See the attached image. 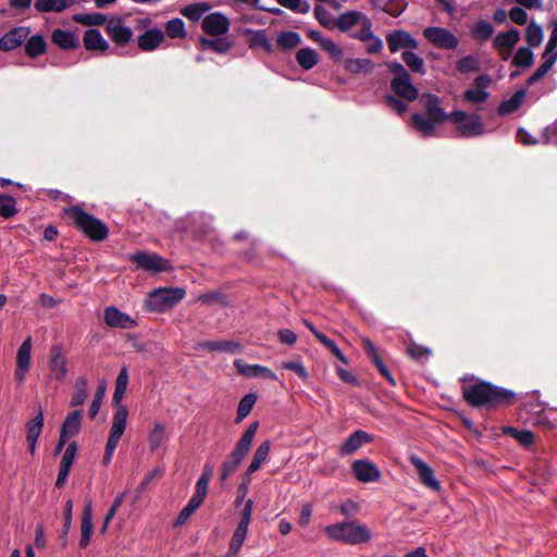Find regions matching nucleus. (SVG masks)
Here are the masks:
<instances>
[{"instance_id":"obj_1","label":"nucleus","mask_w":557,"mask_h":557,"mask_svg":"<svg viewBox=\"0 0 557 557\" xmlns=\"http://www.w3.org/2000/svg\"><path fill=\"white\" fill-rule=\"evenodd\" d=\"M127 385L128 371L127 368L124 367L121 369L115 381V388L113 393V404L115 406V411L112 417V423L109 431V436L103 455V465L106 466H108L111 462L114 450L117 447L119 442L126 430L128 409L125 405L122 404V399L126 393Z\"/></svg>"},{"instance_id":"obj_2","label":"nucleus","mask_w":557,"mask_h":557,"mask_svg":"<svg viewBox=\"0 0 557 557\" xmlns=\"http://www.w3.org/2000/svg\"><path fill=\"white\" fill-rule=\"evenodd\" d=\"M462 395L465 400L473 407H496L511 404L515 393L487 382H476L463 386Z\"/></svg>"},{"instance_id":"obj_3","label":"nucleus","mask_w":557,"mask_h":557,"mask_svg":"<svg viewBox=\"0 0 557 557\" xmlns=\"http://www.w3.org/2000/svg\"><path fill=\"white\" fill-rule=\"evenodd\" d=\"M324 533L331 541L351 546L368 544L373 536L371 529L359 520H345L327 524L324 528Z\"/></svg>"},{"instance_id":"obj_4","label":"nucleus","mask_w":557,"mask_h":557,"mask_svg":"<svg viewBox=\"0 0 557 557\" xmlns=\"http://www.w3.org/2000/svg\"><path fill=\"white\" fill-rule=\"evenodd\" d=\"M64 215L91 240L102 242L108 237V226L79 207L74 206L64 209Z\"/></svg>"},{"instance_id":"obj_5","label":"nucleus","mask_w":557,"mask_h":557,"mask_svg":"<svg viewBox=\"0 0 557 557\" xmlns=\"http://www.w3.org/2000/svg\"><path fill=\"white\" fill-rule=\"evenodd\" d=\"M259 423L252 422L247 430L244 432V434L240 436L238 442L236 443L233 451L230 454V456L223 461L222 468H221V474L220 480L225 481L227 478L233 474L246 455L249 453L251 444L253 442V438L256 436V433L258 431Z\"/></svg>"},{"instance_id":"obj_6","label":"nucleus","mask_w":557,"mask_h":557,"mask_svg":"<svg viewBox=\"0 0 557 557\" xmlns=\"http://www.w3.org/2000/svg\"><path fill=\"white\" fill-rule=\"evenodd\" d=\"M186 296L182 287H161L152 290L147 300L148 308L154 312H164L176 306Z\"/></svg>"},{"instance_id":"obj_7","label":"nucleus","mask_w":557,"mask_h":557,"mask_svg":"<svg viewBox=\"0 0 557 557\" xmlns=\"http://www.w3.org/2000/svg\"><path fill=\"white\" fill-rule=\"evenodd\" d=\"M450 122L456 125L459 135L462 137H475L485 132L481 116L475 113L455 110L450 112Z\"/></svg>"},{"instance_id":"obj_8","label":"nucleus","mask_w":557,"mask_h":557,"mask_svg":"<svg viewBox=\"0 0 557 557\" xmlns=\"http://www.w3.org/2000/svg\"><path fill=\"white\" fill-rule=\"evenodd\" d=\"M423 36L430 45L443 50H455L459 46V38L445 27L428 26L423 29Z\"/></svg>"},{"instance_id":"obj_9","label":"nucleus","mask_w":557,"mask_h":557,"mask_svg":"<svg viewBox=\"0 0 557 557\" xmlns=\"http://www.w3.org/2000/svg\"><path fill=\"white\" fill-rule=\"evenodd\" d=\"M32 337L24 339L16 351L14 377L18 386H23L32 367Z\"/></svg>"},{"instance_id":"obj_10","label":"nucleus","mask_w":557,"mask_h":557,"mask_svg":"<svg viewBox=\"0 0 557 557\" xmlns=\"http://www.w3.org/2000/svg\"><path fill=\"white\" fill-rule=\"evenodd\" d=\"M520 32L517 28L500 32L494 37L493 47L503 61H507L511 58L512 49L520 41Z\"/></svg>"},{"instance_id":"obj_11","label":"nucleus","mask_w":557,"mask_h":557,"mask_svg":"<svg viewBox=\"0 0 557 557\" xmlns=\"http://www.w3.org/2000/svg\"><path fill=\"white\" fill-rule=\"evenodd\" d=\"M106 33L116 46H126L133 38V29L120 16H113L106 24Z\"/></svg>"},{"instance_id":"obj_12","label":"nucleus","mask_w":557,"mask_h":557,"mask_svg":"<svg viewBox=\"0 0 557 557\" xmlns=\"http://www.w3.org/2000/svg\"><path fill=\"white\" fill-rule=\"evenodd\" d=\"M386 44L392 53H396L399 50H417L419 47L418 40L405 29L389 32L386 35Z\"/></svg>"},{"instance_id":"obj_13","label":"nucleus","mask_w":557,"mask_h":557,"mask_svg":"<svg viewBox=\"0 0 557 557\" xmlns=\"http://www.w3.org/2000/svg\"><path fill=\"white\" fill-rule=\"evenodd\" d=\"M355 478L362 483L376 482L381 478L379 467L369 459H357L351 463Z\"/></svg>"},{"instance_id":"obj_14","label":"nucleus","mask_w":557,"mask_h":557,"mask_svg":"<svg viewBox=\"0 0 557 557\" xmlns=\"http://www.w3.org/2000/svg\"><path fill=\"white\" fill-rule=\"evenodd\" d=\"M137 265L146 271L159 273L169 269L168 261L157 253L138 251L129 257Z\"/></svg>"},{"instance_id":"obj_15","label":"nucleus","mask_w":557,"mask_h":557,"mask_svg":"<svg viewBox=\"0 0 557 557\" xmlns=\"http://www.w3.org/2000/svg\"><path fill=\"white\" fill-rule=\"evenodd\" d=\"M29 35L30 28L28 26L12 27L9 32L1 36L0 50L7 52L21 47L23 44H25Z\"/></svg>"},{"instance_id":"obj_16","label":"nucleus","mask_w":557,"mask_h":557,"mask_svg":"<svg viewBox=\"0 0 557 557\" xmlns=\"http://www.w3.org/2000/svg\"><path fill=\"white\" fill-rule=\"evenodd\" d=\"M409 461L417 470L419 480L424 486L436 492L441 490V482L435 478L433 469L424 460L417 455H411Z\"/></svg>"},{"instance_id":"obj_17","label":"nucleus","mask_w":557,"mask_h":557,"mask_svg":"<svg viewBox=\"0 0 557 557\" xmlns=\"http://www.w3.org/2000/svg\"><path fill=\"white\" fill-rule=\"evenodd\" d=\"M230 26V20L221 12L210 13L202 20V30L210 36H222Z\"/></svg>"},{"instance_id":"obj_18","label":"nucleus","mask_w":557,"mask_h":557,"mask_svg":"<svg viewBox=\"0 0 557 557\" xmlns=\"http://www.w3.org/2000/svg\"><path fill=\"white\" fill-rule=\"evenodd\" d=\"M49 369L53 379L63 382L67 375V359L60 345H54L50 350Z\"/></svg>"},{"instance_id":"obj_19","label":"nucleus","mask_w":557,"mask_h":557,"mask_svg":"<svg viewBox=\"0 0 557 557\" xmlns=\"http://www.w3.org/2000/svg\"><path fill=\"white\" fill-rule=\"evenodd\" d=\"M425 115L435 120V122L442 124L445 121H450V113H446L441 107V99L433 94H423L420 98Z\"/></svg>"},{"instance_id":"obj_20","label":"nucleus","mask_w":557,"mask_h":557,"mask_svg":"<svg viewBox=\"0 0 557 557\" xmlns=\"http://www.w3.org/2000/svg\"><path fill=\"white\" fill-rule=\"evenodd\" d=\"M237 372L246 377H263L268 380H277V375L268 367L260 364H248L242 359L234 361Z\"/></svg>"},{"instance_id":"obj_21","label":"nucleus","mask_w":557,"mask_h":557,"mask_svg":"<svg viewBox=\"0 0 557 557\" xmlns=\"http://www.w3.org/2000/svg\"><path fill=\"white\" fill-rule=\"evenodd\" d=\"M103 319L110 327L133 329L136 326V321L131 315L114 306L104 309Z\"/></svg>"},{"instance_id":"obj_22","label":"nucleus","mask_w":557,"mask_h":557,"mask_svg":"<svg viewBox=\"0 0 557 557\" xmlns=\"http://www.w3.org/2000/svg\"><path fill=\"white\" fill-rule=\"evenodd\" d=\"M372 442V436L362 430H357L351 433L346 441L341 445L338 454L341 456H348L356 453L362 445Z\"/></svg>"},{"instance_id":"obj_23","label":"nucleus","mask_w":557,"mask_h":557,"mask_svg":"<svg viewBox=\"0 0 557 557\" xmlns=\"http://www.w3.org/2000/svg\"><path fill=\"white\" fill-rule=\"evenodd\" d=\"M391 87L397 96L408 101H414L419 96V91L412 84L410 75L394 77L391 82Z\"/></svg>"},{"instance_id":"obj_24","label":"nucleus","mask_w":557,"mask_h":557,"mask_svg":"<svg viewBox=\"0 0 557 557\" xmlns=\"http://www.w3.org/2000/svg\"><path fill=\"white\" fill-rule=\"evenodd\" d=\"M362 346L366 350V352L368 354V356L371 358L372 362L374 363V366L376 367L377 371L380 372V374L392 385H396V382H395V379L394 376L392 375L391 371L388 370V368L384 364V362L382 361V359L380 358L379 356V352L374 346V344L372 343V341L368 337H364L362 338Z\"/></svg>"},{"instance_id":"obj_25","label":"nucleus","mask_w":557,"mask_h":557,"mask_svg":"<svg viewBox=\"0 0 557 557\" xmlns=\"http://www.w3.org/2000/svg\"><path fill=\"white\" fill-rule=\"evenodd\" d=\"M164 40V33L160 28L147 29L144 34L138 36L137 45L141 51H153Z\"/></svg>"},{"instance_id":"obj_26","label":"nucleus","mask_w":557,"mask_h":557,"mask_svg":"<svg viewBox=\"0 0 557 557\" xmlns=\"http://www.w3.org/2000/svg\"><path fill=\"white\" fill-rule=\"evenodd\" d=\"M51 41L64 50L76 49L79 46V38L75 33L61 28L52 32Z\"/></svg>"},{"instance_id":"obj_27","label":"nucleus","mask_w":557,"mask_h":557,"mask_svg":"<svg viewBox=\"0 0 557 557\" xmlns=\"http://www.w3.org/2000/svg\"><path fill=\"white\" fill-rule=\"evenodd\" d=\"M92 535V507L91 502H88L83 510L81 521V540L79 546L86 548Z\"/></svg>"},{"instance_id":"obj_28","label":"nucleus","mask_w":557,"mask_h":557,"mask_svg":"<svg viewBox=\"0 0 557 557\" xmlns=\"http://www.w3.org/2000/svg\"><path fill=\"white\" fill-rule=\"evenodd\" d=\"M83 42L85 48L89 51L104 52L109 48L108 41L103 38L100 30L96 28H89L85 32Z\"/></svg>"},{"instance_id":"obj_29","label":"nucleus","mask_w":557,"mask_h":557,"mask_svg":"<svg viewBox=\"0 0 557 557\" xmlns=\"http://www.w3.org/2000/svg\"><path fill=\"white\" fill-rule=\"evenodd\" d=\"M411 123L412 126L425 137L434 136L436 126L440 125V123L435 122L432 117L421 113H413L411 115Z\"/></svg>"},{"instance_id":"obj_30","label":"nucleus","mask_w":557,"mask_h":557,"mask_svg":"<svg viewBox=\"0 0 557 557\" xmlns=\"http://www.w3.org/2000/svg\"><path fill=\"white\" fill-rule=\"evenodd\" d=\"M367 15L360 11L351 10L341 14L337 20L335 26L338 27L341 32H348L354 26L360 24Z\"/></svg>"},{"instance_id":"obj_31","label":"nucleus","mask_w":557,"mask_h":557,"mask_svg":"<svg viewBox=\"0 0 557 557\" xmlns=\"http://www.w3.org/2000/svg\"><path fill=\"white\" fill-rule=\"evenodd\" d=\"M199 347L210 351L240 352L243 346L237 341H208L199 344Z\"/></svg>"},{"instance_id":"obj_32","label":"nucleus","mask_w":557,"mask_h":557,"mask_svg":"<svg viewBox=\"0 0 557 557\" xmlns=\"http://www.w3.org/2000/svg\"><path fill=\"white\" fill-rule=\"evenodd\" d=\"M47 51V42L42 35L36 34L33 36H28L25 41V52L26 55L35 59L39 55H42Z\"/></svg>"},{"instance_id":"obj_33","label":"nucleus","mask_w":557,"mask_h":557,"mask_svg":"<svg viewBox=\"0 0 557 557\" xmlns=\"http://www.w3.org/2000/svg\"><path fill=\"white\" fill-rule=\"evenodd\" d=\"M271 449V443L270 441H264L261 443L258 448L256 449L252 460L250 465L247 468L246 475L249 476L252 473L257 472L262 463L267 460L269 453Z\"/></svg>"},{"instance_id":"obj_34","label":"nucleus","mask_w":557,"mask_h":557,"mask_svg":"<svg viewBox=\"0 0 557 557\" xmlns=\"http://www.w3.org/2000/svg\"><path fill=\"white\" fill-rule=\"evenodd\" d=\"M82 425V411L74 410L70 412L62 423L61 432L67 437L78 434Z\"/></svg>"},{"instance_id":"obj_35","label":"nucleus","mask_w":557,"mask_h":557,"mask_svg":"<svg viewBox=\"0 0 557 557\" xmlns=\"http://www.w3.org/2000/svg\"><path fill=\"white\" fill-rule=\"evenodd\" d=\"M373 67V62L367 58H349L344 62V69L351 74L370 73Z\"/></svg>"},{"instance_id":"obj_36","label":"nucleus","mask_w":557,"mask_h":557,"mask_svg":"<svg viewBox=\"0 0 557 557\" xmlns=\"http://www.w3.org/2000/svg\"><path fill=\"white\" fill-rule=\"evenodd\" d=\"M74 3L73 0H36L35 9L38 12L60 13Z\"/></svg>"},{"instance_id":"obj_37","label":"nucleus","mask_w":557,"mask_h":557,"mask_svg":"<svg viewBox=\"0 0 557 557\" xmlns=\"http://www.w3.org/2000/svg\"><path fill=\"white\" fill-rule=\"evenodd\" d=\"M494 32V26L486 20H479L470 27L471 36L479 41H487Z\"/></svg>"},{"instance_id":"obj_38","label":"nucleus","mask_w":557,"mask_h":557,"mask_svg":"<svg viewBox=\"0 0 557 557\" xmlns=\"http://www.w3.org/2000/svg\"><path fill=\"white\" fill-rule=\"evenodd\" d=\"M543 62L542 64L535 70V72L529 77L528 84L533 85L536 82H539L541 78H543L553 67L555 62L557 61V54H548L546 55L545 52L542 54Z\"/></svg>"},{"instance_id":"obj_39","label":"nucleus","mask_w":557,"mask_h":557,"mask_svg":"<svg viewBox=\"0 0 557 557\" xmlns=\"http://www.w3.org/2000/svg\"><path fill=\"white\" fill-rule=\"evenodd\" d=\"M543 62L542 64L535 70V72L529 77L528 84L533 85L536 82H539L541 78H543L553 67L555 62L557 61V54H548L546 55L545 52L542 54Z\"/></svg>"},{"instance_id":"obj_40","label":"nucleus","mask_w":557,"mask_h":557,"mask_svg":"<svg viewBox=\"0 0 557 557\" xmlns=\"http://www.w3.org/2000/svg\"><path fill=\"white\" fill-rule=\"evenodd\" d=\"M296 61L304 70H311L319 62V54L314 49L301 48L296 53Z\"/></svg>"},{"instance_id":"obj_41","label":"nucleus","mask_w":557,"mask_h":557,"mask_svg":"<svg viewBox=\"0 0 557 557\" xmlns=\"http://www.w3.org/2000/svg\"><path fill=\"white\" fill-rule=\"evenodd\" d=\"M211 9L208 2H196L185 7L181 13L191 22H198Z\"/></svg>"},{"instance_id":"obj_42","label":"nucleus","mask_w":557,"mask_h":557,"mask_svg":"<svg viewBox=\"0 0 557 557\" xmlns=\"http://www.w3.org/2000/svg\"><path fill=\"white\" fill-rule=\"evenodd\" d=\"M166 431L163 424L157 422L148 434V441L151 451L158 450L166 441Z\"/></svg>"},{"instance_id":"obj_43","label":"nucleus","mask_w":557,"mask_h":557,"mask_svg":"<svg viewBox=\"0 0 557 557\" xmlns=\"http://www.w3.org/2000/svg\"><path fill=\"white\" fill-rule=\"evenodd\" d=\"M511 57V64L516 67L528 69L534 61V54L530 47H520Z\"/></svg>"},{"instance_id":"obj_44","label":"nucleus","mask_w":557,"mask_h":557,"mask_svg":"<svg viewBox=\"0 0 557 557\" xmlns=\"http://www.w3.org/2000/svg\"><path fill=\"white\" fill-rule=\"evenodd\" d=\"M44 411L39 406L36 417L26 423V438L38 440L44 428Z\"/></svg>"},{"instance_id":"obj_45","label":"nucleus","mask_w":557,"mask_h":557,"mask_svg":"<svg viewBox=\"0 0 557 557\" xmlns=\"http://www.w3.org/2000/svg\"><path fill=\"white\" fill-rule=\"evenodd\" d=\"M73 20L86 26H101L108 22L107 16L100 12L78 13L73 16Z\"/></svg>"},{"instance_id":"obj_46","label":"nucleus","mask_w":557,"mask_h":557,"mask_svg":"<svg viewBox=\"0 0 557 557\" xmlns=\"http://www.w3.org/2000/svg\"><path fill=\"white\" fill-rule=\"evenodd\" d=\"M401 59L406 65L414 73L424 74V60L414 52V50L403 51Z\"/></svg>"},{"instance_id":"obj_47","label":"nucleus","mask_w":557,"mask_h":557,"mask_svg":"<svg viewBox=\"0 0 557 557\" xmlns=\"http://www.w3.org/2000/svg\"><path fill=\"white\" fill-rule=\"evenodd\" d=\"M247 33L250 35L249 37V47L250 48H263L267 52L273 51V46L271 41L268 39L267 34L264 30H247Z\"/></svg>"},{"instance_id":"obj_48","label":"nucleus","mask_w":557,"mask_h":557,"mask_svg":"<svg viewBox=\"0 0 557 557\" xmlns=\"http://www.w3.org/2000/svg\"><path fill=\"white\" fill-rule=\"evenodd\" d=\"M524 38L528 44V47H530V48L539 47L543 41L542 27L539 24H536L535 22L529 23V25L525 28Z\"/></svg>"},{"instance_id":"obj_49","label":"nucleus","mask_w":557,"mask_h":557,"mask_svg":"<svg viewBox=\"0 0 557 557\" xmlns=\"http://www.w3.org/2000/svg\"><path fill=\"white\" fill-rule=\"evenodd\" d=\"M200 42L205 49H211L218 53H226L232 48V41L226 37L215 39L202 38Z\"/></svg>"},{"instance_id":"obj_50","label":"nucleus","mask_w":557,"mask_h":557,"mask_svg":"<svg viewBox=\"0 0 557 557\" xmlns=\"http://www.w3.org/2000/svg\"><path fill=\"white\" fill-rule=\"evenodd\" d=\"M277 46L284 50L294 49L300 45V35L296 32H283L276 37Z\"/></svg>"},{"instance_id":"obj_51","label":"nucleus","mask_w":557,"mask_h":557,"mask_svg":"<svg viewBox=\"0 0 557 557\" xmlns=\"http://www.w3.org/2000/svg\"><path fill=\"white\" fill-rule=\"evenodd\" d=\"M456 69L459 73L467 74L480 70L479 58L472 54L465 55L457 60Z\"/></svg>"},{"instance_id":"obj_52","label":"nucleus","mask_w":557,"mask_h":557,"mask_svg":"<svg viewBox=\"0 0 557 557\" xmlns=\"http://www.w3.org/2000/svg\"><path fill=\"white\" fill-rule=\"evenodd\" d=\"M17 213L16 201L7 194H0V216L10 219Z\"/></svg>"},{"instance_id":"obj_53","label":"nucleus","mask_w":557,"mask_h":557,"mask_svg":"<svg viewBox=\"0 0 557 557\" xmlns=\"http://www.w3.org/2000/svg\"><path fill=\"white\" fill-rule=\"evenodd\" d=\"M248 527L238 524L230 543V555H236L247 536Z\"/></svg>"},{"instance_id":"obj_54","label":"nucleus","mask_w":557,"mask_h":557,"mask_svg":"<svg viewBox=\"0 0 557 557\" xmlns=\"http://www.w3.org/2000/svg\"><path fill=\"white\" fill-rule=\"evenodd\" d=\"M256 401H257V395L253 393H249L240 399V401L238 404V408H237V420L238 421L245 419L251 412Z\"/></svg>"},{"instance_id":"obj_55","label":"nucleus","mask_w":557,"mask_h":557,"mask_svg":"<svg viewBox=\"0 0 557 557\" xmlns=\"http://www.w3.org/2000/svg\"><path fill=\"white\" fill-rule=\"evenodd\" d=\"M165 33L171 38H184L186 36L185 24L182 18L175 17L166 22Z\"/></svg>"},{"instance_id":"obj_56","label":"nucleus","mask_w":557,"mask_h":557,"mask_svg":"<svg viewBox=\"0 0 557 557\" xmlns=\"http://www.w3.org/2000/svg\"><path fill=\"white\" fill-rule=\"evenodd\" d=\"M523 96V91L516 92L510 99L503 101L498 107V113L500 115H505L518 110V108L521 106Z\"/></svg>"},{"instance_id":"obj_57","label":"nucleus","mask_w":557,"mask_h":557,"mask_svg":"<svg viewBox=\"0 0 557 557\" xmlns=\"http://www.w3.org/2000/svg\"><path fill=\"white\" fill-rule=\"evenodd\" d=\"M490 97V94L487 90H483L482 88H468L463 92V99L467 102L473 103V104H481L484 103Z\"/></svg>"},{"instance_id":"obj_58","label":"nucleus","mask_w":557,"mask_h":557,"mask_svg":"<svg viewBox=\"0 0 557 557\" xmlns=\"http://www.w3.org/2000/svg\"><path fill=\"white\" fill-rule=\"evenodd\" d=\"M87 380L85 377H79L71 399V406L75 407L83 405L87 398Z\"/></svg>"},{"instance_id":"obj_59","label":"nucleus","mask_w":557,"mask_h":557,"mask_svg":"<svg viewBox=\"0 0 557 557\" xmlns=\"http://www.w3.org/2000/svg\"><path fill=\"white\" fill-rule=\"evenodd\" d=\"M314 16L326 28H334L336 24L335 17L322 4L314 7Z\"/></svg>"},{"instance_id":"obj_60","label":"nucleus","mask_w":557,"mask_h":557,"mask_svg":"<svg viewBox=\"0 0 557 557\" xmlns=\"http://www.w3.org/2000/svg\"><path fill=\"white\" fill-rule=\"evenodd\" d=\"M320 48L326 52L330 58H332L335 62H339L343 60L344 52L343 49L332 39H326L321 42Z\"/></svg>"},{"instance_id":"obj_61","label":"nucleus","mask_w":557,"mask_h":557,"mask_svg":"<svg viewBox=\"0 0 557 557\" xmlns=\"http://www.w3.org/2000/svg\"><path fill=\"white\" fill-rule=\"evenodd\" d=\"M505 432L513 436L521 445L525 447L530 446L534 440L533 433L528 430L518 431L515 428H507Z\"/></svg>"},{"instance_id":"obj_62","label":"nucleus","mask_w":557,"mask_h":557,"mask_svg":"<svg viewBox=\"0 0 557 557\" xmlns=\"http://www.w3.org/2000/svg\"><path fill=\"white\" fill-rule=\"evenodd\" d=\"M360 25H361V29L358 33L351 35L352 38L358 39L363 42L366 40L371 39L373 36H375L372 30V21L368 16H366L363 18V21L360 23Z\"/></svg>"},{"instance_id":"obj_63","label":"nucleus","mask_w":557,"mask_h":557,"mask_svg":"<svg viewBox=\"0 0 557 557\" xmlns=\"http://www.w3.org/2000/svg\"><path fill=\"white\" fill-rule=\"evenodd\" d=\"M76 454H77V444L75 442H72L65 448V451L61 458L60 467L71 469L75 461Z\"/></svg>"},{"instance_id":"obj_64","label":"nucleus","mask_w":557,"mask_h":557,"mask_svg":"<svg viewBox=\"0 0 557 557\" xmlns=\"http://www.w3.org/2000/svg\"><path fill=\"white\" fill-rule=\"evenodd\" d=\"M407 352L408 355L414 359V360H418V361H424L426 360L430 355H431V351L429 348L426 347H423V346H420V345H417V344H412L410 345L408 348H407Z\"/></svg>"}]
</instances>
